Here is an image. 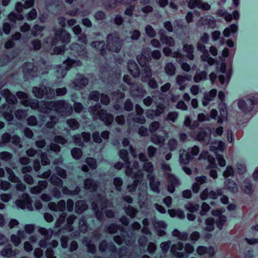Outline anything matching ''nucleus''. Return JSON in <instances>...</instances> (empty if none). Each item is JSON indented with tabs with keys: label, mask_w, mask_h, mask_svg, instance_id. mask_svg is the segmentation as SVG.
Wrapping results in <instances>:
<instances>
[{
	"label": "nucleus",
	"mask_w": 258,
	"mask_h": 258,
	"mask_svg": "<svg viewBox=\"0 0 258 258\" xmlns=\"http://www.w3.org/2000/svg\"><path fill=\"white\" fill-rule=\"evenodd\" d=\"M88 111L91 114L93 120L100 119L106 125H110L113 120V115L107 113L106 110L102 109L101 106L99 103L90 106Z\"/></svg>",
	"instance_id": "1"
},
{
	"label": "nucleus",
	"mask_w": 258,
	"mask_h": 258,
	"mask_svg": "<svg viewBox=\"0 0 258 258\" xmlns=\"http://www.w3.org/2000/svg\"><path fill=\"white\" fill-rule=\"evenodd\" d=\"M106 48L110 51L118 52L120 51L123 42L117 33H111L107 36Z\"/></svg>",
	"instance_id": "2"
},
{
	"label": "nucleus",
	"mask_w": 258,
	"mask_h": 258,
	"mask_svg": "<svg viewBox=\"0 0 258 258\" xmlns=\"http://www.w3.org/2000/svg\"><path fill=\"white\" fill-rule=\"evenodd\" d=\"M99 250L102 253L106 252L107 251L111 252V256H114L116 254H119V257H122V253H127V248L125 247H122L118 251L116 246L112 242H108L106 240H102L99 244Z\"/></svg>",
	"instance_id": "3"
},
{
	"label": "nucleus",
	"mask_w": 258,
	"mask_h": 258,
	"mask_svg": "<svg viewBox=\"0 0 258 258\" xmlns=\"http://www.w3.org/2000/svg\"><path fill=\"white\" fill-rule=\"evenodd\" d=\"M53 110L61 116H69L72 113L73 108L72 105L65 100H60L54 101Z\"/></svg>",
	"instance_id": "4"
},
{
	"label": "nucleus",
	"mask_w": 258,
	"mask_h": 258,
	"mask_svg": "<svg viewBox=\"0 0 258 258\" xmlns=\"http://www.w3.org/2000/svg\"><path fill=\"white\" fill-rule=\"evenodd\" d=\"M200 152L199 148L195 146L187 150L180 151L179 161L180 163L187 164L195 156H197Z\"/></svg>",
	"instance_id": "5"
},
{
	"label": "nucleus",
	"mask_w": 258,
	"mask_h": 258,
	"mask_svg": "<svg viewBox=\"0 0 258 258\" xmlns=\"http://www.w3.org/2000/svg\"><path fill=\"white\" fill-rule=\"evenodd\" d=\"M71 39L70 34L64 29H58L55 31L52 40V45H56L59 41L61 43L68 44Z\"/></svg>",
	"instance_id": "6"
},
{
	"label": "nucleus",
	"mask_w": 258,
	"mask_h": 258,
	"mask_svg": "<svg viewBox=\"0 0 258 258\" xmlns=\"http://www.w3.org/2000/svg\"><path fill=\"white\" fill-rule=\"evenodd\" d=\"M190 137L194 140L202 143L204 145H207L211 141V133H207L204 129H201L199 132H192L190 134Z\"/></svg>",
	"instance_id": "7"
},
{
	"label": "nucleus",
	"mask_w": 258,
	"mask_h": 258,
	"mask_svg": "<svg viewBox=\"0 0 258 258\" xmlns=\"http://www.w3.org/2000/svg\"><path fill=\"white\" fill-rule=\"evenodd\" d=\"M258 102L257 99L253 96L244 100H240L238 102V106L242 111L248 112L250 111L253 108L254 105Z\"/></svg>",
	"instance_id": "8"
},
{
	"label": "nucleus",
	"mask_w": 258,
	"mask_h": 258,
	"mask_svg": "<svg viewBox=\"0 0 258 258\" xmlns=\"http://www.w3.org/2000/svg\"><path fill=\"white\" fill-rule=\"evenodd\" d=\"M93 210L95 211V215L97 219L102 221L103 219V214L99 209L103 210L107 206L106 200L104 198H100V200L97 202H93L92 204Z\"/></svg>",
	"instance_id": "9"
},
{
	"label": "nucleus",
	"mask_w": 258,
	"mask_h": 258,
	"mask_svg": "<svg viewBox=\"0 0 258 258\" xmlns=\"http://www.w3.org/2000/svg\"><path fill=\"white\" fill-rule=\"evenodd\" d=\"M88 84V80L87 78L82 75L78 74L70 86L73 89L80 90L84 88Z\"/></svg>",
	"instance_id": "10"
},
{
	"label": "nucleus",
	"mask_w": 258,
	"mask_h": 258,
	"mask_svg": "<svg viewBox=\"0 0 258 258\" xmlns=\"http://www.w3.org/2000/svg\"><path fill=\"white\" fill-rule=\"evenodd\" d=\"M17 206L23 209H27L29 211L33 210L32 200L30 197L27 194H23L22 198L16 201Z\"/></svg>",
	"instance_id": "11"
},
{
	"label": "nucleus",
	"mask_w": 258,
	"mask_h": 258,
	"mask_svg": "<svg viewBox=\"0 0 258 258\" xmlns=\"http://www.w3.org/2000/svg\"><path fill=\"white\" fill-rule=\"evenodd\" d=\"M183 248L184 244L179 242L171 245L170 252L173 256L177 258H186L187 255L183 251Z\"/></svg>",
	"instance_id": "12"
},
{
	"label": "nucleus",
	"mask_w": 258,
	"mask_h": 258,
	"mask_svg": "<svg viewBox=\"0 0 258 258\" xmlns=\"http://www.w3.org/2000/svg\"><path fill=\"white\" fill-rule=\"evenodd\" d=\"M188 8L194 9L196 8L208 11L211 9V6L207 3L203 2L202 0H187Z\"/></svg>",
	"instance_id": "13"
},
{
	"label": "nucleus",
	"mask_w": 258,
	"mask_h": 258,
	"mask_svg": "<svg viewBox=\"0 0 258 258\" xmlns=\"http://www.w3.org/2000/svg\"><path fill=\"white\" fill-rule=\"evenodd\" d=\"M191 79V76L188 75H177L175 78V82L180 91L185 90L187 86V82Z\"/></svg>",
	"instance_id": "14"
},
{
	"label": "nucleus",
	"mask_w": 258,
	"mask_h": 258,
	"mask_svg": "<svg viewBox=\"0 0 258 258\" xmlns=\"http://www.w3.org/2000/svg\"><path fill=\"white\" fill-rule=\"evenodd\" d=\"M147 178L149 180L151 190L155 193L159 194L161 183L159 180L156 179L155 175L154 174H147Z\"/></svg>",
	"instance_id": "15"
},
{
	"label": "nucleus",
	"mask_w": 258,
	"mask_h": 258,
	"mask_svg": "<svg viewBox=\"0 0 258 258\" xmlns=\"http://www.w3.org/2000/svg\"><path fill=\"white\" fill-rule=\"evenodd\" d=\"M20 251L17 249H13L11 244H8L0 252L1 255L7 258H11L18 254Z\"/></svg>",
	"instance_id": "16"
},
{
	"label": "nucleus",
	"mask_w": 258,
	"mask_h": 258,
	"mask_svg": "<svg viewBox=\"0 0 258 258\" xmlns=\"http://www.w3.org/2000/svg\"><path fill=\"white\" fill-rule=\"evenodd\" d=\"M222 194L221 189H217L216 191H209L208 188L204 189L200 195V198L202 200H206L209 198L212 199H216L219 196Z\"/></svg>",
	"instance_id": "17"
},
{
	"label": "nucleus",
	"mask_w": 258,
	"mask_h": 258,
	"mask_svg": "<svg viewBox=\"0 0 258 258\" xmlns=\"http://www.w3.org/2000/svg\"><path fill=\"white\" fill-rule=\"evenodd\" d=\"M158 34L160 40L163 44H166L170 47L174 46L175 41L174 39L172 37L167 36L164 30H160L158 32Z\"/></svg>",
	"instance_id": "18"
},
{
	"label": "nucleus",
	"mask_w": 258,
	"mask_h": 258,
	"mask_svg": "<svg viewBox=\"0 0 258 258\" xmlns=\"http://www.w3.org/2000/svg\"><path fill=\"white\" fill-rule=\"evenodd\" d=\"M139 77L143 83H146L152 77V72L149 66L144 67L141 71Z\"/></svg>",
	"instance_id": "19"
},
{
	"label": "nucleus",
	"mask_w": 258,
	"mask_h": 258,
	"mask_svg": "<svg viewBox=\"0 0 258 258\" xmlns=\"http://www.w3.org/2000/svg\"><path fill=\"white\" fill-rule=\"evenodd\" d=\"M130 93L134 97H143L146 93V91L141 85L132 84L130 88Z\"/></svg>",
	"instance_id": "20"
},
{
	"label": "nucleus",
	"mask_w": 258,
	"mask_h": 258,
	"mask_svg": "<svg viewBox=\"0 0 258 258\" xmlns=\"http://www.w3.org/2000/svg\"><path fill=\"white\" fill-rule=\"evenodd\" d=\"M71 49L75 51L73 52L74 55L77 54L84 58L88 57L86 50L83 45H80L77 43H73L71 45Z\"/></svg>",
	"instance_id": "21"
},
{
	"label": "nucleus",
	"mask_w": 258,
	"mask_h": 258,
	"mask_svg": "<svg viewBox=\"0 0 258 258\" xmlns=\"http://www.w3.org/2000/svg\"><path fill=\"white\" fill-rule=\"evenodd\" d=\"M125 173L127 176H130L134 180H137L138 181L143 176V172L141 170L138 169L136 172H134L130 165L126 167Z\"/></svg>",
	"instance_id": "22"
},
{
	"label": "nucleus",
	"mask_w": 258,
	"mask_h": 258,
	"mask_svg": "<svg viewBox=\"0 0 258 258\" xmlns=\"http://www.w3.org/2000/svg\"><path fill=\"white\" fill-rule=\"evenodd\" d=\"M217 93L216 89H212L209 92H205L202 100L203 105L204 106H207L211 101L213 100L217 95Z\"/></svg>",
	"instance_id": "23"
},
{
	"label": "nucleus",
	"mask_w": 258,
	"mask_h": 258,
	"mask_svg": "<svg viewBox=\"0 0 258 258\" xmlns=\"http://www.w3.org/2000/svg\"><path fill=\"white\" fill-rule=\"evenodd\" d=\"M54 101L39 102L38 110L44 113H47L50 110H53Z\"/></svg>",
	"instance_id": "24"
},
{
	"label": "nucleus",
	"mask_w": 258,
	"mask_h": 258,
	"mask_svg": "<svg viewBox=\"0 0 258 258\" xmlns=\"http://www.w3.org/2000/svg\"><path fill=\"white\" fill-rule=\"evenodd\" d=\"M48 208L54 211L63 212L66 208V204L64 200H60L57 204L50 202L48 204Z\"/></svg>",
	"instance_id": "25"
},
{
	"label": "nucleus",
	"mask_w": 258,
	"mask_h": 258,
	"mask_svg": "<svg viewBox=\"0 0 258 258\" xmlns=\"http://www.w3.org/2000/svg\"><path fill=\"white\" fill-rule=\"evenodd\" d=\"M1 94L5 98L6 101L9 104H14L17 102V99L16 96L12 94L8 89L2 90Z\"/></svg>",
	"instance_id": "26"
},
{
	"label": "nucleus",
	"mask_w": 258,
	"mask_h": 258,
	"mask_svg": "<svg viewBox=\"0 0 258 258\" xmlns=\"http://www.w3.org/2000/svg\"><path fill=\"white\" fill-rule=\"evenodd\" d=\"M37 68L34 66L33 63L27 62L25 63L23 67V72L25 74L29 75L31 77L37 76L36 72Z\"/></svg>",
	"instance_id": "27"
},
{
	"label": "nucleus",
	"mask_w": 258,
	"mask_h": 258,
	"mask_svg": "<svg viewBox=\"0 0 258 258\" xmlns=\"http://www.w3.org/2000/svg\"><path fill=\"white\" fill-rule=\"evenodd\" d=\"M82 243L86 246L88 252L93 254L96 252V246L91 239L85 237L82 240Z\"/></svg>",
	"instance_id": "28"
},
{
	"label": "nucleus",
	"mask_w": 258,
	"mask_h": 258,
	"mask_svg": "<svg viewBox=\"0 0 258 258\" xmlns=\"http://www.w3.org/2000/svg\"><path fill=\"white\" fill-rule=\"evenodd\" d=\"M207 177L205 176H201L196 177V182L192 184V189L195 193H198L200 190V186L207 182Z\"/></svg>",
	"instance_id": "29"
},
{
	"label": "nucleus",
	"mask_w": 258,
	"mask_h": 258,
	"mask_svg": "<svg viewBox=\"0 0 258 258\" xmlns=\"http://www.w3.org/2000/svg\"><path fill=\"white\" fill-rule=\"evenodd\" d=\"M99 185L98 181H94L92 178H87L84 180V188L91 191H95Z\"/></svg>",
	"instance_id": "30"
},
{
	"label": "nucleus",
	"mask_w": 258,
	"mask_h": 258,
	"mask_svg": "<svg viewBox=\"0 0 258 258\" xmlns=\"http://www.w3.org/2000/svg\"><path fill=\"white\" fill-rule=\"evenodd\" d=\"M128 70L130 74L134 77H138L140 74V70L137 64L133 60H130L128 62Z\"/></svg>",
	"instance_id": "31"
},
{
	"label": "nucleus",
	"mask_w": 258,
	"mask_h": 258,
	"mask_svg": "<svg viewBox=\"0 0 258 258\" xmlns=\"http://www.w3.org/2000/svg\"><path fill=\"white\" fill-rule=\"evenodd\" d=\"M9 105L7 104H3L0 107V112L3 114L5 118L8 121H12L14 118L13 115L10 113Z\"/></svg>",
	"instance_id": "32"
},
{
	"label": "nucleus",
	"mask_w": 258,
	"mask_h": 258,
	"mask_svg": "<svg viewBox=\"0 0 258 258\" xmlns=\"http://www.w3.org/2000/svg\"><path fill=\"white\" fill-rule=\"evenodd\" d=\"M224 183L225 188L230 192L232 193H236L238 191V187L234 181L230 179L227 178Z\"/></svg>",
	"instance_id": "33"
},
{
	"label": "nucleus",
	"mask_w": 258,
	"mask_h": 258,
	"mask_svg": "<svg viewBox=\"0 0 258 258\" xmlns=\"http://www.w3.org/2000/svg\"><path fill=\"white\" fill-rule=\"evenodd\" d=\"M123 234V241L127 245H132L135 240V233L132 231H128L127 232L122 231Z\"/></svg>",
	"instance_id": "34"
},
{
	"label": "nucleus",
	"mask_w": 258,
	"mask_h": 258,
	"mask_svg": "<svg viewBox=\"0 0 258 258\" xmlns=\"http://www.w3.org/2000/svg\"><path fill=\"white\" fill-rule=\"evenodd\" d=\"M183 51L186 53V57L189 60L194 59V47L191 44H185L183 45Z\"/></svg>",
	"instance_id": "35"
},
{
	"label": "nucleus",
	"mask_w": 258,
	"mask_h": 258,
	"mask_svg": "<svg viewBox=\"0 0 258 258\" xmlns=\"http://www.w3.org/2000/svg\"><path fill=\"white\" fill-rule=\"evenodd\" d=\"M170 183L167 186V190L170 193H173L175 190V186L179 185V181L177 178L174 176H171L169 177Z\"/></svg>",
	"instance_id": "36"
},
{
	"label": "nucleus",
	"mask_w": 258,
	"mask_h": 258,
	"mask_svg": "<svg viewBox=\"0 0 258 258\" xmlns=\"http://www.w3.org/2000/svg\"><path fill=\"white\" fill-rule=\"evenodd\" d=\"M151 141L154 144L162 147L164 144L165 139L162 136L154 134L151 136Z\"/></svg>",
	"instance_id": "37"
},
{
	"label": "nucleus",
	"mask_w": 258,
	"mask_h": 258,
	"mask_svg": "<svg viewBox=\"0 0 258 258\" xmlns=\"http://www.w3.org/2000/svg\"><path fill=\"white\" fill-rule=\"evenodd\" d=\"M91 45L92 47L96 48L100 51L102 55H104L105 52V42L103 41H96L92 42Z\"/></svg>",
	"instance_id": "38"
},
{
	"label": "nucleus",
	"mask_w": 258,
	"mask_h": 258,
	"mask_svg": "<svg viewBox=\"0 0 258 258\" xmlns=\"http://www.w3.org/2000/svg\"><path fill=\"white\" fill-rule=\"evenodd\" d=\"M87 208V205L84 201L80 200L76 203L75 211L78 214L82 213Z\"/></svg>",
	"instance_id": "39"
},
{
	"label": "nucleus",
	"mask_w": 258,
	"mask_h": 258,
	"mask_svg": "<svg viewBox=\"0 0 258 258\" xmlns=\"http://www.w3.org/2000/svg\"><path fill=\"white\" fill-rule=\"evenodd\" d=\"M165 74L169 76H173L175 74L176 68L172 62H167L164 67Z\"/></svg>",
	"instance_id": "40"
},
{
	"label": "nucleus",
	"mask_w": 258,
	"mask_h": 258,
	"mask_svg": "<svg viewBox=\"0 0 258 258\" xmlns=\"http://www.w3.org/2000/svg\"><path fill=\"white\" fill-rule=\"evenodd\" d=\"M45 86L41 87H34L33 88L32 92L34 95L38 98L41 99L45 96Z\"/></svg>",
	"instance_id": "41"
},
{
	"label": "nucleus",
	"mask_w": 258,
	"mask_h": 258,
	"mask_svg": "<svg viewBox=\"0 0 258 258\" xmlns=\"http://www.w3.org/2000/svg\"><path fill=\"white\" fill-rule=\"evenodd\" d=\"M172 235L182 241L186 240L188 237V234L186 232H180L176 229L173 231Z\"/></svg>",
	"instance_id": "42"
},
{
	"label": "nucleus",
	"mask_w": 258,
	"mask_h": 258,
	"mask_svg": "<svg viewBox=\"0 0 258 258\" xmlns=\"http://www.w3.org/2000/svg\"><path fill=\"white\" fill-rule=\"evenodd\" d=\"M207 79V73L205 71H197L194 77V81L196 83L206 80Z\"/></svg>",
	"instance_id": "43"
},
{
	"label": "nucleus",
	"mask_w": 258,
	"mask_h": 258,
	"mask_svg": "<svg viewBox=\"0 0 258 258\" xmlns=\"http://www.w3.org/2000/svg\"><path fill=\"white\" fill-rule=\"evenodd\" d=\"M64 63L67 65V68L70 69L73 67H80L82 65V62L80 60H75L68 58V59L64 61Z\"/></svg>",
	"instance_id": "44"
},
{
	"label": "nucleus",
	"mask_w": 258,
	"mask_h": 258,
	"mask_svg": "<svg viewBox=\"0 0 258 258\" xmlns=\"http://www.w3.org/2000/svg\"><path fill=\"white\" fill-rule=\"evenodd\" d=\"M216 14L219 17L224 18L227 22H230L232 19V15L224 9L218 10L216 12Z\"/></svg>",
	"instance_id": "45"
},
{
	"label": "nucleus",
	"mask_w": 258,
	"mask_h": 258,
	"mask_svg": "<svg viewBox=\"0 0 258 258\" xmlns=\"http://www.w3.org/2000/svg\"><path fill=\"white\" fill-rule=\"evenodd\" d=\"M169 214L171 217H177L179 219H182L185 218V214L184 212L180 209H172L169 210Z\"/></svg>",
	"instance_id": "46"
},
{
	"label": "nucleus",
	"mask_w": 258,
	"mask_h": 258,
	"mask_svg": "<svg viewBox=\"0 0 258 258\" xmlns=\"http://www.w3.org/2000/svg\"><path fill=\"white\" fill-rule=\"evenodd\" d=\"M7 174L9 175L8 179L12 182H19L20 180L19 177L16 176L13 171L9 167L5 168Z\"/></svg>",
	"instance_id": "47"
},
{
	"label": "nucleus",
	"mask_w": 258,
	"mask_h": 258,
	"mask_svg": "<svg viewBox=\"0 0 258 258\" xmlns=\"http://www.w3.org/2000/svg\"><path fill=\"white\" fill-rule=\"evenodd\" d=\"M125 213L130 217L131 218H134L136 217V214L138 212V211L132 207L131 206H128L127 207L124 206L123 207Z\"/></svg>",
	"instance_id": "48"
},
{
	"label": "nucleus",
	"mask_w": 258,
	"mask_h": 258,
	"mask_svg": "<svg viewBox=\"0 0 258 258\" xmlns=\"http://www.w3.org/2000/svg\"><path fill=\"white\" fill-rule=\"evenodd\" d=\"M62 192L64 195L75 196L77 195L80 192V188L76 186L75 190H72L69 189L67 186H63L62 188Z\"/></svg>",
	"instance_id": "49"
},
{
	"label": "nucleus",
	"mask_w": 258,
	"mask_h": 258,
	"mask_svg": "<svg viewBox=\"0 0 258 258\" xmlns=\"http://www.w3.org/2000/svg\"><path fill=\"white\" fill-rule=\"evenodd\" d=\"M237 30L238 27L237 25L235 24H232L224 29L223 34L225 37H229L231 33H236L237 31Z\"/></svg>",
	"instance_id": "50"
},
{
	"label": "nucleus",
	"mask_w": 258,
	"mask_h": 258,
	"mask_svg": "<svg viewBox=\"0 0 258 258\" xmlns=\"http://www.w3.org/2000/svg\"><path fill=\"white\" fill-rule=\"evenodd\" d=\"M214 220L212 218H207L205 220L204 230L207 231H212L214 229Z\"/></svg>",
	"instance_id": "51"
},
{
	"label": "nucleus",
	"mask_w": 258,
	"mask_h": 258,
	"mask_svg": "<svg viewBox=\"0 0 258 258\" xmlns=\"http://www.w3.org/2000/svg\"><path fill=\"white\" fill-rule=\"evenodd\" d=\"M119 155L124 162L126 167L130 165V162L128 157V152L126 150L121 149L119 152Z\"/></svg>",
	"instance_id": "52"
},
{
	"label": "nucleus",
	"mask_w": 258,
	"mask_h": 258,
	"mask_svg": "<svg viewBox=\"0 0 258 258\" xmlns=\"http://www.w3.org/2000/svg\"><path fill=\"white\" fill-rule=\"evenodd\" d=\"M39 102L36 99H28L25 100L24 102V105L26 106H30L32 109L39 108Z\"/></svg>",
	"instance_id": "53"
},
{
	"label": "nucleus",
	"mask_w": 258,
	"mask_h": 258,
	"mask_svg": "<svg viewBox=\"0 0 258 258\" xmlns=\"http://www.w3.org/2000/svg\"><path fill=\"white\" fill-rule=\"evenodd\" d=\"M241 188L246 194L250 195L252 192L251 184L248 180L244 181Z\"/></svg>",
	"instance_id": "54"
},
{
	"label": "nucleus",
	"mask_w": 258,
	"mask_h": 258,
	"mask_svg": "<svg viewBox=\"0 0 258 258\" xmlns=\"http://www.w3.org/2000/svg\"><path fill=\"white\" fill-rule=\"evenodd\" d=\"M143 169L148 173L147 174H153L154 166L153 164L150 161L145 162L143 165Z\"/></svg>",
	"instance_id": "55"
},
{
	"label": "nucleus",
	"mask_w": 258,
	"mask_h": 258,
	"mask_svg": "<svg viewBox=\"0 0 258 258\" xmlns=\"http://www.w3.org/2000/svg\"><path fill=\"white\" fill-rule=\"evenodd\" d=\"M227 221L226 217L224 215H220L216 220V224L217 227L220 229H222L224 225Z\"/></svg>",
	"instance_id": "56"
},
{
	"label": "nucleus",
	"mask_w": 258,
	"mask_h": 258,
	"mask_svg": "<svg viewBox=\"0 0 258 258\" xmlns=\"http://www.w3.org/2000/svg\"><path fill=\"white\" fill-rule=\"evenodd\" d=\"M204 22L205 24L208 25V27L210 28L214 29L216 25V20L214 18L212 17H209L205 18L204 19Z\"/></svg>",
	"instance_id": "57"
},
{
	"label": "nucleus",
	"mask_w": 258,
	"mask_h": 258,
	"mask_svg": "<svg viewBox=\"0 0 258 258\" xmlns=\"http://www.w3.org/2000/svg\"><path fill=\"white\" fill-rule=\"evenodd\" d=\"M68 126L72 130H76L79 127L80 124L78 121L74 118H71L67 120Z\"/></svg>",
	"instance_id": "58"
},
{
	"label": "nucleus",
	"mask_w": 258,
	"mask_h": 258,
	"mask_svg": "<svg viewBox=\"0 0 258 258\" xmlns=\"http://www.w3.org/2000/svg\"><path fill=\"white\" fill-rule=\"evenodd\" d=\"M203 54L201 56V60L203 61L207 62L209 65H213L215 62L214 58L210 57L208 51L203 53Z\"/></svg>",
	"instance_id": "59"
},
{
	"label": "nucleus",
	"mask_w": 258,
	"mask_h": 258,
	"mask_svg": "<svg viewBox=\"0 0 258 258\" xmlns=\"http://www.w3.org/2000/svg\"><path fill=\"white\" fill-rule=\"evenodd\" d=\"M9 20L13 22H15L17 20H22L23 19V16L19 13H16L15 12H11L9 16Z\"/></svg>",
	"instance_id": "60"
},
{
	"label": "nucleus",
	"mask_w": 258,
	"mask_h": 258,
	"mask_svg": "<svg viewBox=\"0 0 258 258\" xmlns=\"http://www.w3.org/2000/svg\"><path fill=\"white\" fill-rule=\"evenodd\" d=\"M184 208L190 212L194 213L199 210V206L198 204L189 202L184 205Z\"/></svg>",
	"instance_id": "61"
},
{
	"label": "nucleus",
	"mask_w": 258,
	"mask_h": 258,
	"mask_svg": "<svg viewBox=\"0 0 258 258\" xmlns=\"http://www.w3.org/2000/svg\"><path fill=\"white\" fill-rule=\"evenodd\" d=\"M50 181L51 184L60 187H61L63 184L62 180L55 175H51L50 178Z\"/></svg>",
	"instance_id": "62"
},
{
	"label": "nucleus",
	"mask_w": 258,
	"mask_h": 258,
	"mask_svg": "<svg viewBox=\"0 0 258 258\" xmlns=\"http://www.w3.org/2000/svg\"><path fill=\"white\" fill-rule=\"evenodd\" d=\"M13 157V155L10 152L4 151L0 153V159L5 162L9 161Z\"/></svg>",
	"instance_id": "63"
},
{
	"label": "nucleus",
	"mask_w": 258,
	"mask_h": 258,
	"mask_svg": "<svg viewBox=\"0 0 258 258\" xmlns=\"http://www.w3.org/2000/svg\"><path fill=\"white\" fill-rule=\"evenodd\" d=\"M145 30L147 35L149 37L153 38L156 36V32L151 25H147L145 27Z\"/></svg>",
	"instance_id": "64"
}]
</instances>
